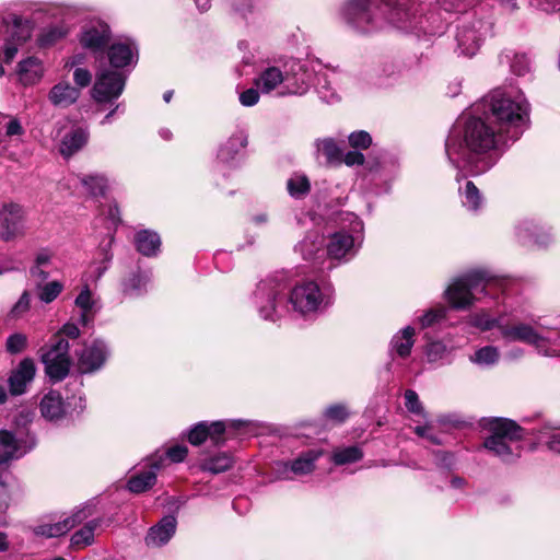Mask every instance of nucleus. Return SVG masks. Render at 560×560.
Wrapping results in <instances>:
<instances>
[{
  "instance_id": "nucleus-1",
  "label": "nucleus",
  "mask_w": 560,
  "mask_h": 560,
  "mask_svg": "<svg viewBox=\"0 0 560 560\" xmlns=\"http://www.w3.org/2000/svg\"><path fill=\"white\" fill-rule=\"evenodd\" d=\"M510 142L485 116L475 114L463 124L457 121L445 141L450 164L477 176L492 168Z\"/></svg>"
},
{
  "instance_id": "nucleus-2",
  "label": "nucleus",
  "mask_w": 560,
  "mask_h": 560,
  "mask_svg": "<svg viewBox=\"0 0 560 560\" xmlns=\"http://www.w3.org/2000/svg\"><path fill=\"white\" fill-rule=\"evenodd\" d=\"M416 0H347L342 16L361 33H369L389 24L398 30L412 27Z\"/></svg>"
},
{
  "instance_id": "nucleus-3",
  "label": "nucleus",
  "mask_w": 560,
  "mask_h": 560,
  "mask_svg": "<svg viewBox=\"0 0 560 560\" xmlns=\"http://www.w3.org/2000/svg\"><path fill=\"white\" fill-rule=\"evenodd\" d=\"M530 106L521 90L498 88L474 105L472 113L491 121L511 142L528 127Z\"/></svg>"
},
{
  "instance_id": "nucleus-4",
  "label": "nucleus",
  "mask_w": 560,
  "mask_h": 560,
  "mask_svg": "<svg viewBox=\"0 0 560 560\" xmlns=\"http://www.w3.org/2000/svg\"><path fill=\"white\" fill-rule=\"evenodd\" d=\"M335 301V289L331 283H318L315 280H303L288 288L289 313L305 319L316 318L325 313Z\"/></svg>"
},
{
  "instance_id": "nucleus-5",
  "label": "nucleus",
  "mask_w": 560,
  "mask_h": 560,
  "mask_svg": "<svg viewBox=\"0 0 560 560\" xmlns=\"http://www.w3.org/2000/svg\"><path fill=\"white\" fill-rule=\"evenodd\" d=\"M250 303L264 320L278 322L289 314L288 281L283 276H269L259 281Z\"/></svg>"
},
{
  "instance_id": "nucleus-6",
  "label": "nucleus",
  "mask_w": 560,
  "mask_h": 560,
  "mask_svg": "<svg viewBox=\"0 0 560 560\" xmlns=\"http://www.w3.org/2000/svg\"><path fill=\"white\" fill-rule=\"evenodd\" d=\"M489 431L490 435L483 441L489 453L504 463H513L521 457L525 430L515 421L506 418L493 419Z\"/></svg>"
},
{
  "instance_id": "nucleus-7",
  "label": "nucleus",
  "mask_w": 560,
  "mask_h": 560,
  "mask_svg": "<svg viewBox=\"0 0 560 560\" xmlns=\"http://www.w3.org/2000/svg\"><path fill=\"white\" fill-rule=\"evenodd\" d=\"M79 336V327L73 323H67L52 337L50 343L40 349L45 372L54 383L62 381L68 375L71 365L68 339L75 340Z\"/></svg>"
},
{
  "instance_id": "nucleus-8",
  "label": "nucleus",
  "mask_w": 560,
  "mask_h": 560,
  "mask_svg": "<svg viewBox=\"0 0 560 560\" xmlns=\"http://www.w3.org/2000/svg\"><path fill=\"white\" fill-rule=\"evenodd\" d=\"M349 230L345 228L331 233L326 241L328 265L331 270L337 265L352 260L359 253L364 240V225L355 214H349Z\"/></svg>"
},
{
  "instance_id": "nucleus-9",
  "label": "nucleus",
  "mask_w": 560,
  "mask_h": 560,
  "mask_svg": "<svg viewBox=\"0 0 560 560\" xmlns=\"http://www.w3.org/2000/svg\"><path fill=\"white\" fill-rule=\"evenodd\" d=\"M494 282V277L488 270H471L455 278L444 295L452 308L466 310L477 301V293L486 294L487 288Z\"/></svg>"
},
{
  "instance_id": "nucleus-10",
  "label": "nucleus",
  "mask_w": 560,
  "mask_h": 560,
  "mask_svg": "<svg viewBox=\"0 0 560 560\" xmlns=\"http://www.w3.org/2000/svg\"><path fill=\"white\" fill-rule=\"evenodd\" d=\"M33 419V411L24 409L15 417L14 430H0V465L19 459L34 448L35 438L26 429Z\"/></svg>"
},
{
  "instance_id": "nucleus-11",
  "label": "nucleus",
  "mask_w": 560,
  "mask_h": 560,
  "mask_svg": "<svg viewBox=\"0 0 560 560\" xmlns=\"http://www.w3.org/2000/svg\"><path fill=\"white\" fill-rule=\"evenodd\" d=\"M257 428V422L253 420L232 419L212 422L200 421L189 430L188 441L190 444L198 446L209 438L213 442V444L223 445L225 441L223 439V434L228 430L252 431Z\"/></svg>"
},
{
  "instance_id": "nucleus-12",
  "label": "nucleus",
  "mask_w": 560,
  "mask_h": 560,
  "mask_svg": "<svg viewBox=\"0 0 560 560\" xmlns=\"http://www.w3.org/2000/svg\"><path fill=\"white\" fill-rule=\"evenodd\" d=\"M498 328L504 339L508 341H522L534 345L537 351L545 357L558 355L559 331H555L556 338L550 340L541 335L536 328L528 324L520 323L515 325H508L503 320L498 324Z\"/></svg>"
},
{
  "instance_id": "nucleus-13",
  "label": "nucleus",
  "mask_w": 560,
  "mask_h": 560,
  "mask_svg": "<svg viewBox=\"0 0 560 560\" xmlns=\"http://www.w3.org/2000/svg\"><path fill=\"white\" fill-rule=\"evenodd\" d=\"M127 75L119 70L101 69L96 73L92 88V97L96 103H112L124 92Z\"/></svg>"
},
{
  "instance_id": "nucleus-14",
  "label": "nucleus",
  "mask_w": 560,
  "mask_h": 560,
  "mask_svg": "<svg viewBox=\"0 0 560 560\" xmlns=\"http://www.w3.org/2000/svg\"><path fill=\"white\" fill-rule=\"evenodd\" d=\"M287 77L282 96L304 95L313 84L314 70L308 63L298 59H290L284 62Z\"/></svg>"
},
{
  "instance_id": "nucleus-15",
  "label": "nucleus",
  "mask_w": 560,
  "mask_h": 560,
  "mask_svg": "<svg viewBox=\"0 0 560 560\" xmlns=\"http://www.w3.org/2000/svg\"><path fill=\"white\" fill-rule=\"evenodd\" d=\"M296 254L314 270H327L326 240L318 232H308L294 247Z\"/></svg>"
},
{
  "instance_id": "nucleus-16",
  "label": "nucleus",
  "mask_w": 560,
  "mask_h": 560,
  "mask_svg": "<svg viewBox=\"0 0 560 560\" xmlns=\"http://www.w3.org/2000/svg\"><path fill=\"white\" fill-rule=\"evenodd\" d=\"M488 31L487 23L479 19L464 22L457 27L456 42L460 55L472 57L480 48Z\"/></svg>"
},
{
  "instance_id": "nucleus-17",
  "label": "nucleus",
  "mask_w": 560,
  "mask_h": 560,
  "mask_svg": "<svg viewBox=\"0 0 560 560\" xmlns=\"http://www.w3.org/2000/svg\"><path fill=\"white\" fill-rule=\"evenodd\" d=\"M322 450H307L293 460L278 462L275 466L277 478L292 480L294 476H305L314 471L316 462L322 457Z\"/></svg>"
},
{
  "instance_id": "nucleus-18",
  "label": "nucleus",
  "mask_w": 560,
  "mask_h": 560,
  "mask_svg": "<svg viewBox=\"0 0 560 560\" xmlns=\"http://www.w3.org/2000/svg\"><path fill=\"white\" fill-rule=\"evenodd\" d=\"M24 231L25 211L23 207L15 202L4 203L0 208V237L9 242L23 235Z\"/></svg>"
},
{
  "instance_id": "nucleus-19",
  "label": "nucleus",
  "mask_w": 560,
  "mask_h": 560,
  "mask_svg": "<svg viewBox=\"0 0 560 560\" xmlns=\"http://www.w3.org/2000/svg\"><path fill=\"white\" fill-rule=\"evenodd\" d=\"M92 508L90 505H84L73 511L70 516L60 522L52 524L44 523L35 526L33 528V533L36 536H43L47 538L59 537L68 533L77 524H80L92 516Z\"/></svg>"
},
{
  "instance_id": "nucleus-20",
  "label": "nucleus",
  "mask_w": 560,
  "mask_h": 560,
  "mask_svg": "<svg viewBox=\"0 0 560 560\" xmlns=\"http://www.w3.org/2000/svg\"><path fill=\"white\" fill-rule=\"evenodd\" d=\"M110 39V28L106 23L92 22L82 27L79 43L92 52H102Z\"/></svg>"
},
{
  "instance_id": "nucleus-21",
  "label": "nucleus",
  "mask_w": 560,
  "mask_h": 560,
  "mask_svg": "<svg viewBox=\"0 0 560 560\" xmlns=\"http://www.w3.org/2000/svg\"><path fill=\"white\" fill-rule=\"evenodd\" d=\"M150 281V272L137 265L121 277L119 282L120 293L124 298H140L148 292Z\"/></svg>"
},
{
  "instance_id": "nucleus-22",
  "label": "nucleus",
  "mask_w": 560,
  "mask_h": 560,
  "mask_svg": "<svg viewBox=\"0 0 560 560\" xmlns=\"http://www.w3.org/2000/svg\"><path fill=\"white\" fill-rule=\"evenodd\" d=\"M109 354L107 345L100 339L85 345L79 354V369L82 373H93L100 370Z\"/></svg>"
},
{
  "instance_id": "nucleus-23",
  "label": "nucleus",
  "mask_w": 560,
  "mask_h": 560,
  "mask_svg": "<svg viewBox=\"0 0 560 560\" xmlns=\"http://www.w3.org/2000/svg\"><path fill=\"white\" fill-rule=\"evenodd\" d=\"M35 375L36 366L33 359H23L9 375L8 385L10 394L12 396L23 395L27 386L34 381Z\"/></svg>"
},
{
  "instance_id": "nucleus-24",
  "label": "nucleus",
  "mask_w": 560,
  "mask_h": 560,
  "mask_svg": "<svg viewBox=\"0 0 560 560\" xmlns=\"http://www.w3.org/2000/svg\"><path fill=\"white\" fill-rule=\"evenodd\" d=\"M285 77L287 70L284 69V62L281 67L268 66L261 70L255 79V86L262 94H269L276 91L278 96H282Z\"/></svg>"
},
{
  "instance_id": "nucleus-25",
  "label": "nucleus",
  "mask_w": 560,
  "mask_h": 560,
  "mask_svg": "<svg viewBox=\"0 0 560 560\" xmlns=\"http://www.w3.org/2000/svg\"><path fill=\"white\" fill-rule=\"evenodd\" d=\"M162 456H152L148 459L149 469L131 476L127 482V488L132 493H142L151 489L156 482V472L163 467Z\"/></svg>"
},
{
  "instance_id": "nucleus-26",
  "label": "nucleus",
  "mask_w": 560,
  "mask_h": 560,
  "mask_svg": "<svg viewBox=\"0 0 560 560\" xmlns=\"http://www.w3.org/2000/svg\"><path fill=\"white\" fill-rule=\"evenodd\" d=\"M39 411L42 417L52 423L62 421L68 416L67 404L57 390L50 389L39 401Z\"/></svg>"
},
{
  "instance_id": "nucleus-27",
  "label": "nucleus",
  "mask_w": 560,
  "mask_h": 560,
  "mask_svg": "<svg viewBox=\"0 0 560 560\" xmlns=\"http://www.w3.org/2000/svg\"><path fill=\"white\" fill-rule=\"evenodd\" d=\"M177 528V520L174 515H166L153 525L144 540L147 546L160 548L165 546L175 535Z\"/></svg>"
},
{
  "instance_id": "nucleus-28",
  "label": "nucleus",
  "mask_w": 560,
  "mask_h": 560,
  "mask_svg": "<svg viewBox=\"0 0 560 560\" xmlns=\"http://www.w3.org/2000/svg\"><path fill=\"white\" fill-rule=\"evenodd\" d=\"M107 56L110 66L116 70H119L136 63L138 49L133 42H116L109 46Z\"/></svg>"
},
{
  "instance_id": "nucleus-29",
  "label": "nucleus",
  "mask_w": 560,
  "mask_h": 560,
  "mask_svg": "<svg viewBox=\"0 0 560 560\" xmlns=\"http://www.w3.org/2000/svg\"><path fill=\"white\" fill-rule=\"evenodd\" d=\"M74 304L81 311L79 322L83 326L91 324L102 308L100 298L92 292L88 284L81 289L74 300Z\"/></svg>"
},
{
  "instance_id": "nucleus-30",
  "label": "nucleus",
  "mask_w": 560,
  "mask_h": 560,
  "mask_svg": "<svg viewBox=\"0 0 560 560\" xmlns=\"http://www.w3.org/2000/svg\"><path fill=\"white\" fill-rule=\"evenodd\" d=\"M45 68L43 61L34 56L22 59L16 69L19 82L24 86H32L40 82Z\"/></svg>"
},
{
  "instance_id": "nucleus-31",
  "label": "nucleus",
  "mask_w": 560,
  "mask_h": 560,
  "mask_svg": "<svg viewBox=\"0 0 560 560\" xmlns=\"http://www.w3.org/2000/svg\"><path fill=\"white\" fill-rule=\"evenodd\" d=\"M247 144V135L243 130L234 132L219 149L220 162L233 165L242 155V150Z\"/></svg>"
},
{
  "instance_id": "nucleus-32",
  "label": "nucleus",
  "mask_w": 560,
  "mask_h": 560,
  "mask_svg": "<svg viewBox=\"0 0 560 560\" xmlns=\"http://www.w3.org/2000/svg\"><path fill=\"white\" fill-rule=\"evenodd\" d=\"M89 130L83 127H75L68 131L61 139L59 152L65 159L78 153L89 141Z\"/></svg>"
},
{
  "instance_id": "nucleus-33",
  "label": "nucleus",
  "mask_w": 560,
  "mask_h": 560,
  "mask_svg": "<svg viewBox=\"0 0 560 560\" xmlns=\"http://www.w3.org/2000/svg\"><path fill=\"white\" fill-rule=\"evenodd\" d=\"M80 94L81 92L78 88L68 81H61L50 89L48 101L56 107L67 108L79 100Z\"/></svg>"
},
{
  "instance_id": "nucleus-34",
  "label": "nucleus",
  "mask_w": 560,
  "mask_h": 560,
  "mask_svg": "<svg viewBox=\"0 0 560 560\" xmlns=\"http://www.w3.org/2000/svg\"><path fill=\"white\" fill-rule=\"evenodd\" d=\"M133 243L138 253L145 257H154L161 249V237L156 231L142 229L136 232Z\"/></svg>"
},
{
  "instance_id": "nucleus-35",
  "label": "nucleus",
  "mask_w": 560,
  "mask_h": 560,
  "mask_svg": "<svg viewBox=\"0 0 560 560\" xmlns=\"http://www.w3.org/2000/svg\"><path fill=\"white\" fill-rule=\"evenodd\" d=\"M338 74L335 71H323L317 73L316 91L319 97L328 103H335L339 100L334 84L337 82Z\"/></svg>"
},
{
  "instance_id": "nucleus-36",
  "label": "nucleus",
  "mask_w": 560,
  "mask_h": 560,
  "mask_svg": "<svg viewBox=\"0 0 560 560\" xmlns=\"http://www.w3.org/2000/svg\"><path fill=\"white\" fill-rule=\"evenodd\" d=\"M78 179L84 191L94 198L105 197L109 188L108 178L103 173L80 175L78 176Z\"/></svg>"
},
{
  "instance_id": "nucleus-37",
  "label": "nucleus",
  "mask_w": 560,
  "mask_h": 560,
  "mask_svg": "<svg viewBox=\"0 0 560 560\" xmlns=\"http://www.w3.org/2000/svg\"><path fill=\"white\" fill-rule=\"evenodd\" d=\"M459 196L460 202L467 211L478 213L482 209L483 196L472 182L467 180L463 187H459Z\"/></svg>"
},
{
  "instance_id": "nucleus-38",
  "label": "nucleus",
  "mask_w": 560,
  "mask_h": 560,
  "mask_svg": "<svg viewBox=\"0 0 560 560\" xmlns=\"http://www.w3.org/2000/svg\"><path fill=\"white\" fill-rule=\"evenodd\" d=\"M415 328L407 326L393 336L390 341V353L400 358H407L413 347Z\"/></svg>"
},
{
  "instance_id": "nucleus-39",
  "label": "nucleus",
  "mask_w": 560,
  "mask_h": 560,
  "mask_svg": "<svg viewBox=\"0 0 560 560\" xmlns=\"http://www.w3.org/2000/svg\"><path fill=\"white\" fill-rule=\"evenodd\" d=\"M68 34L69 27L66 24H50L40 31L37 44L42 48H48L62 40Z\"/></svg>"
},
{
  "instance_id": "nucleus-40",
  "label": "nucleus",
  "mask_w": 560,
  "mask_h": 560,
  "mask_svg": "<svg viewBox=\"0 0 560 560\" xmlns=\"http://www.w3.org/2000/svg\"><path fill=\"white\" fill-rule=\"evenodd\" d=\"M233 465L232 456L226 452H221L215 455L205 458L199 467L202 471L217 475L229 470Z\"/></svg>"
},
{
  "instance_id": "nucleus-41",
  "label": "nucleus",
  "mask_w": 560,
  "mask_h": 560,
  "mask_svg": "<svg viewBox=\"0 0 560 560\" xmlns=\"http://www.w3.org/2000/svg\"><path fill=\"white\" fill-rule=\"evenodd\" d=\"M101 525L100 518L89 521L82 528L71 536V546L74 548H84L93 544L94 532Z\"/></svg>"
},
{
  "instance_id": "nucleus-42",
  "label": "nucleus",
  "mask_w": 560,
  "mask_h": 560,
  "mask_svg": "<svg viewBox=\"0 0 560 560\" xmlns=\"http://www.w3.org/2000/svg\"><path fill=\"white\" fill-rule=\"evenodd\" d=\"M363 457L362 450L357 445L336 447L331 452V462L337 466L357 463Z\"/></svg>"
},
{
  "instance_id": "nucleus-43",
  "label": "nucleus",
  "mask_w": 560,
  "mask_h": 560,
  "mask_svg": "<svg viewBox=\"0 0 560 560\" xmlns=\"http://www.w3.org/2000/svg\"><path fill=\"white\" fill-rule=\"evenodd\" d=\"M317 154L325 158L328 164H340L341 163V149L337 142L331 138H326L316 141Z\"/></svg>"
},
{
  "instance_id": "nucleus-44",
  "label": "nucleus",
  "mask_w": 560,
  "mask_h": 560,
  "mask_svg": "<svg viewBox=\"0 0 560 560\" xmlns=\"http://www.w3.org/2000/svg\"><path fill=\"white\" fill-rule=\"evenodd\" d=\"M287 190L294 199H303L311 190V183L306 175L295 173L287 182Z\"/></svg>"
},
{
  "instance_id": "nucleus-45",
  "label": "nucleus",
  "mask_w": 560,
  "mask_h": 560,
  "mask_svg": "<svg viewBox=\"0 0 560 560\" xmlns=\"http://www.w3.org/2000/svg\"><path fill=\"white\" fill-rule=\"evenodd\" d=\"M402 68L395 60H386L382 62L377 69V79L380 84H392L400 78Z\"/></svg>"
},
{
  "instance_id": "nucleus-46",
  "label": "nucleus",
  "mask_w": 560,
  "mask_h": 560,
  "mask_svg": "<svg viewBox=\"0 0 560 560\" xmlns=\"http://www.w3.org/2000/svg\"><path fill=\"white\" fill-rule=\"evenodd\" d=\"M451 350L441 341L429 342L425 347V357L430 363L444 364L450 361Z\"/></svg>"
},
{
  "instance_id": "nucleus-47",
  "label": "nucleus",
  "mask_w": 560,
  "mask_h": 560,
  "mask_svg": "<svg viewBox=\"0 0 560 560\" xmlns=\"http://www.w3.org/2000/svg\"><path fill=\"white\" fill-rule=\"evenodd\" d=\"M63 290V284L60 281H50L45 284H37V296L43 303H51L55 301Z\"/></svg>"
},
{
  "instance_id": "nucleus-48",
  "label": "nucleus",
  "mask_w": 560,
  "mask_h": 560,
  "mask_svg": "<svg viewBox=\"0 0 560 560\" xmlns=\"http://www.w3.org/2000/svg\"><path fill=\"white\" fill-rule=\"evenodd\" d=\"M503 317L500 316L498 318H492L486 312H479L469 315V324L474 327L479 328L480 330H490L493 327H498L499 323H502Z\"/></svg>"
},
{
  "instance_id": "nucleus-49",
  "label": "nucleus",
  "mask_w": 560,
  "mask_h": 560,
  "mask_svg": "<svg viewBox=\"0 0 560 560\" xmlns=\"http://www.w3.org/2000/svg\"><path fill=\"white\" fill-rule=\"evenodd\" d=\"M470 360L479 365H492L499 360V351L495 347L486 346L477 350Z\"/></svg>"
},
{
  "instance_id": "nucleus-50",
  "label": "nucleus",
  "mask_w": 560,
  "mask_h": 560,
  "mask_svg": "<svg viewBox=\"0 0 560 560\" xmlns=\"http://www.w3.org/2000/svg\"><path fill=\"white\" fill-rule=\"evenodd\" d=\"M114 241H115L114 234L113 233L107 234L101 241L93 259H96V260L103 261V262L108 260V265H112L113 257H114L112 247H113Z\"/></svg>"
},
{
  "instance_id": "nucleus-51",
  "label": "nucleus",
  "mask_w": 560,
  "mask_h": 560,
  "mask_svg": "<svg viewBox=\"0 0 560 560\" xmlns=\"http://www.w3.org/2000/svg\"><path fill=\"white\" fill-rule=\"evenodd\" d=\"M446 308L444 306L430 308L419 317L421 328H429L440 323L446 317Z\"/></svg>"
},
{
  "instance_id": "nucleus-52",
  "label": "nucleus",
  "mask_w": 560,
  "mask_h": 560,
  "mask_svg": "<svg viewBox=\"0 0 560 560\" xmlns=\"http://www.w3.org/2000/svg\"><path fill=\"white\" fill-rule=\"evenodd\" d=\"M427 26H422L425 33L430 35H435L439 33H443L446 22L440 16L439 12H431L425 16Z\"/></svg>"
},
{
  "instance_id": "nucleus-53",
  "label": "nucleus",
  "mask_w": 560,
  "mask_h": 560,
  "mask_svg": "<svg viewBox=\"0 0 560 560\" xmlns=\"http://www.w3.org/2000/svg\"><path fill=\"white\" fill-rule=\"evenodd\" d=\"M27 345V337L24 334L15 332L8 337L5 342V349L11 354L22 352Z\"/></svg>"
},
{
  "instance_id": "nucleus-54",
  "label": "nucleus",
  "mask_w": 560,
  "mask_h": 560,
  "mask_svg": "<svg viewBox=\"0 0 560 560\" xmlns=\"http://www.w3.org/2000/svg\"><path fill=\"white\" fill-rule=\"evenodd\" d=\"M511 71L518 75L523 77L530 71V61L525 54H515L511 61Z\"/></svg>"
},
{
  "instance_id": "nucleus-55",
  "label": "nucleus",
  "mask_w": 560,
  "mask_h": 560,
  "mask_svg": "<svg viewBox=\"0 0 560 560\" xmlns=\"http://www.w3.org/2000/svg\"><path fill=\"white\" fill-rule=\"evenodd\" d=\"M349 143L354 149H368L372 144V137L364 130L353 131L349 135Z\"/></svg>"
},
{
  "instance_id": "nucleus-56",
  "label": "nucleus",
  "mask_w": 560,
  "mask_h": 560,
  "mask_svg": "<svg viewBox=\"0 0 560 560\" xmlns=\"http://www.w3.org/2000/svg\"><path fill=\"white\" fill-rule=\"evenodd\" d=\"M405 406L407 410L415 415H423L424 409L422 407V404L419 400L418 394L412 389H407L405 392Z\"/></svg>"
},
{
  "instance_id": "nucleus-57",
  "label": "nucleus",
  "mask_w": 560,
  "mask_h": 560,
  "mask_svg": "<svg viewBox=\"0 0 560 560\" xmlns=\"http://www.w3.org/2000/svg\"><path fill=\"white\" fill-rule=\"evenodd\" d=\"M31 307V295L24 291L18 302L12 306L10 315L13 318L22 317Z\"/></svg>"
},
{
  "instance_id": "nucleus-58",
  "label": "nucleus",
  "mask_w": 560,
  "mask_h": 560,
  "mask_svg": "<svg viewBox=\"0 0 560 560\" xmlns=\"http://www.w3.org/2000/svg\"><path fill=\"white\" fill-rule=\"evenodd\" d=\"M438 3L445 12L451 13L465 11L472 0H438Z\"/></svg>"
},
{
  "instance_id": "nucleus-59",
  "label": "nucleus",
  "mask_w": 560,
  "mask_h": 560,
  "mask_svg": "<svg viewBox=\"0 0 560 560\" xmlns=\"http://www.w3.org/2000/svg\"><path fill=\"white\" fill-rule=\"evenodd\" d=\"M232 9L243 16L252 13L257 7L258 0H228Z\"/></svg>"
},
{
  "instance_id": "nucleus-60",
  "label": "nucleus",
  "mask_w": 560,
  "mask_h": 560,
  "mask_svg": "<svg viewBox=\"0 0 560 560\" xmlns=\"http://www.w3.org/2000/svg\"><path fill=\"white\" fill-rule=\"evenodd\" d=\"M73 81L75 88L84 89L91 84L92 73L85 68L77 67L73 70Z\"/></svg>"
},
{
  "instance_id": "nucleus-61",
  "label": "nucleus",
  "mask_w": 560,
  "mask_h": 560,
  "mask_svg": "<svg viewBox=\"0 0 560 560\" xmlns=\"http://www.w3.org/2000/svg\"><path fill=\"white\" fill-rule=\"evenodd\" d=\"M187 453H188L187 446L174 445L165 452L164 456L163 455H161V456L163 457L164 460L170 459L172 463H180L186 458Z\"/></svg>"
},
{
  "instance_id": "nucleus-62",
  "label": "nucleus",
  "mask_w": 560,
  "mask_h": 560,
  "mask_svg": "<svg viewBox=\"0 0 560 560\" xmlns=\"http://www.w3.org/2000/svg\"><path fill=\"white\" fill-rule=\"evenodd\" d=\"M108 260L105 262L93 259L89 269V277L93 282H97L109 269Z\"/></svg>"
},
{
  "instance_id": "nucleus-63",
  "label": "nucleus",
  "mask_w": 560,
  "mask_h": 560,
  "mask_svg": "<svg viewBox=\"0 0 560 560\" xmlns=\"http://www.w3.org/2000/svg\"><path fill=\"white\" fill-rule=\"evenodd\" d=\"M324 415L336 422H343L348 417V410L343 405H332L326 408Z\"/></svg>"
},
{
  "instance_id": "nucleus-64",
  "label": "nucleus",
  "mask_w": 560,
  "mask_h": 560,
  "mask_svg": "<svg viewBox=\"0 0 560 560\" xmlns=\"http://www.w3.org/2000/svg\"><path fill=\"white\" fill-rule=\"evenodd\" d=\"M107 221H108V226H107L108 233L107 234H109V233L115 234V231H116L118 224L121 222L120 211H119L117 203H112L108 206Z\"/></svg>"
}]
</instances>
